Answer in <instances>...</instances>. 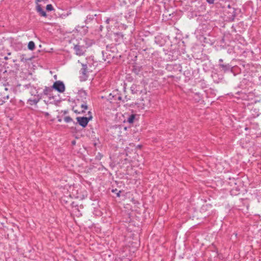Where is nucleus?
<instances>
[{
  "mask_svg": "<svg viewBox=\"0 0 261 261\" xmlns=\"http://www.w3.org/2000/svg\"><path fill=\"white\" fill-rule=\"evenodd\" d=\"M4 59H6V60H7L8 59V57H5Z\"/></svg>",
  "mask_w": 261,
  "mask_h": 261,
  "instance_id": "23",
  "label": "nucleus"
},
{
  "mask_svg": "<svg viewBox=\"0 0 261 261\" xmlns=\"http://www.w3.org/2000/svg\"><path fill=\"white\" fill-rule=\"evenodd\" d=\"M64 120L66 123H69L72 121V118L69 116H66Z\"/></svg>",
  "mask_w": 261,
  "mask_h": 261,
  "instance_id": "15",
  "label": "nucleus"
},
{
  "mask_svg": "<svg viewBox=\"0 0 261 261\" xmlns=\"http://www.w3.org/2000/svg\"><path fill=\"white\" fill-rule=\"evenodd\" d=\"M219 63H221V62H223V60L220 59H219Z\"/></svg>",
  "mask_w": 261,
  "mask_h": 261,
  "instance_id": "22",
  "label": "nucleus"
},
{
  "mask_svg": "<svg viewBox=\"0 0 261 261\" xmlns=\"http://www.w3.org/2000/svg\"><path fill=\"white\" fill-rule=\"evenodd\" d=\"M207 2L210 4H213L214 3L215 0H206Z\"/></svg>",
  "mask_w": 261,
  "mask_h": 261,
  "instance_id": "17",
  "label": "nucleus"
},
{
  "mask_svg": "<svg viewBox=\"0 0 261 261\" xmlns=\"http://www.w3.org/2000/svg\"><path fill=\"white\" fill-rule=\"evenodd\" d=\"M107 101V102H108V103H111V101H109V100H108Z\"/></svg>",
  "mask_w": 261,
  "mask_h": 261,
  "instance_id": "24",
  "label": "nucleus"
},
{
  "mask_svg": "<svg viewBox=\"0 0 261 261\" xmlns=\"http://www.w3.org/2000/svg\"><path fill=\"white\" fill-rule=\"evenodd\" d=\"M228 8L230 9L231 12H230V13L231 14V15H229L228 16V18L229 19H233L234 18V16H235L234 14H233L234 13V10H233V9H231L229 5L228 6Z\"/></svg>",
  "mask_w": 261,
  "mask_h": 261,
  "instance_id": "11",
  "label": "nucleus"
},
{
  "mask_svg": "<svg viewBox=\"0 0 261 261\" xmlns=\"http://www.w3.org/2000/svg\"><path fill=\"white\" fill-rule=\"evenodd\" d=\"M74 143H75V141H73L72 144H74Z\"/></svg>",
  "mask_w": 261,
  "mask_h": 261,
  "instance_id": "27",
  "label": "nucleus"
},
{
  "mask_svg": "<svg viewBox=\"0 0 261 261\" xmlns=\"http://www.w3.org/2000/svg\"><path fill=\"white\" fill-rule=\"evenodd\" d=\"M46 9L47 11H52L53 10V7L51 4H48L46 6Z\"/></svg>",
  "mask_w": 261,
  "mask_h": 261,
  "instance_id": "16",
  "label": "nucleus"
},
{
  "mask_svg": "<svg viewBox=\"0 0 261 261\" xmlns=\"http://www.w3.org/2000/svg\"><path fill=\"white\" fill-rule=\"evenodd\" d=\"M135 118V115L132 114L130 115L127 118V121L129 123H133L134 121Z\"/></svg>",
  "mask_w": 261,
  "mask_h": 261,
  "instance_id": "9",
  "label": "nucleus"
},
{
  "mask_svg": "<svg viewBox=\"0 0 261 261\" xmlns=\"http://www.w3.org/2000/svg\"><path fill=\"white\" fill-rule=\"evenodd\" d=\"M94 69V66H91L89 63L82 64V68L80 70V80L81 81H86L89 75V73L93 71Z\"/></svg>",
  "mask_w": 261,
  "mask_h": 261,
  "instance_id": "1",
  "label": "nucleus"
},
{
  "mask_svg": "<svg viewBox=\"0 0 261 261\" xmlns=\"http://www.w3.org/2000/svg\"><path fill=\"white\" fill-rule=\"evenodd\" d=\"M148 101H149V104H148V105H147V106L148 107H150L151 106V105H150V99H148Z\"/></svg>",
  "mask_w": 261,
  "mask_h": 261,
  "instance_id": "20",
  "label": "nucleus"
},
{
  "mask_svg": "<svg viewBox=\"0 0 261 261\" xmlns=\"http://www.w3.org/2000/svg\"><path fill=\"white\" fill-rule=\"evenodd\" d=\"M120 191H119L117 193V197H119V196H120Z\"/></svg>",
  "mask_w": 261,
  "mask_h": 261,
  "instance_id": "21",
  "label": "nucleus"
},
{
  "mask_svg": "<svg viewBox=\"0 0 261 261\" xmlns=\"http://www.w3.org/2000/svg\"><path fill=\"white\" fill-rule=\"evenodd\" d=\"M102 54L103 55V54H104L103 51H102Z\"/></svg>",
  "mask_w": 261,
  "mask_h": 261,
  "instance_id": "30",
  "label": "nucleus"
},
{
  "mask_svg": "<svg viewBox=\"0 0 261 261\" xmlns=\"http://www.w3.org/2000/svg\"><path fill=\"white\" fill-rule=\"evenodd\" d=\"M92 118V116L89 117H78L76 118V119L79 124L82 127H85L87 125L89 121Z\"/></svg>",
  "mask_w": 261,
  "mask_h": 261,
  "instance_id": "3",
  "label": "nucleus"
},
{
  "mask_svg": "<svg viewBox=\"0 0 261 261\" xmlns=\"http://www.w3.org/2000/svg\"><path fill=\"white\" fill-rule=\"evenodd\" d=\"M195 94L197 95H199V93H196Z\"/></svg>",
  "mask_w": 261,
  "mask_h": 261,
  "instance_id": "26",
  "label": "nucleus"
},
{
  "mask_svg": "<svg viewBox=\"0 0 261 261\" xmlns=\"http://www.w3.org/2000/svg\"><path fill=\"white\" fill-rule=\"evenodd\" d=\"M155 42L159 45V46L162 47L165 43V40L162 36H158L155 38Z\"/></svg>",
  "mask_w": 261,
  "mask_h": 261,
  "instance_id": "4",
  "label": "nucleus"
},
{
  "mask_svg": "<svg viewBox=\"0 0 261 261\" xmlns=\"http://www.w3.org/2000/svg\"><path fill=\"white\" fill-rule=\"evenodd\" d=\"M74 49H77V46H75Z\"/></svg>",
  "mask_w": 261,
  "mask_h": 261,
  "instance_id": "25",
  "label": "nucleus"
},
{
  "mask_svg": "<svg viewBox=\"0 0 261 261\" xmlns=\"http://www.w3.org/2000/svg\"><path fill=\"white\" fill-rule=\"evenodd\" d=\"M75 54L78 56H83L85 55L84 50H75Z\"/></svg>",
  "mask_w": 261,
  "mask_h": 261,
  "instance_id": "12",
  "label": "nucleus"
},
{
  "mask_svg": "<svg viewBox=\"0 0 261 261\" xmlns=\"http://www.w3.org/2000/svg\"><path fill=\"white\" fill-rule=\"evenodd\" d=\"M8 54L9 55H10L11 54V53H8Z\"/></svg>",
  "mask_w": 261,
  "mask_h": 261,
  "instance_id": "29",
  "label": "nucleus"
},
{
  "mask_svg": "<svg viewBox=\"0 0 261 261\" xmlns=\"http://www.w3.org/2000/svg\"><path fill=\"white\" fill-rule=\"evenodd\" d=\"M36 10L39 14L43 17L46 16V12L42 9L41 6L39 4H37Z\"/></svg>",
  "mask_w": 261,
  "mask_h": 261,
  "instance_id": "7",
  "label": "nucleus"
},
{
  "mask_svg": "<svg viewBox=\"0 0 261 261\" xmlns=\"http://www.w3.org/2000/svg\"><path fill=\"white\" fill-rule=\"evenodd\" d=\"M8 89L7 88H5V91L3 92L1 94V100L2 101V104L5 102L9 98V96L8 94H6L5 92H7Z\"/></svg>",
  "mask_w": 261,
  "mask_h": 261,
  "instance_id": "5",
  "label": "nucleus"
},
{
  "mask_svg": "<svg viewBox=\"0 0 261 261\" xmlns=\"http://www.w3.org/2000/svg\"><path fill=\"white\" fill-rule=\"evenodd\" d=\"M137 88H138V86L136 85H133L131 87V89L133 93H137V92L139 91V90L137 89Z\"/></svg>",
  "mask_w": 261,
  "mask_h": 261,
  "instance_id": "13",
  "label": "nucleus"
},
{
  "mask_svg": "<svg viewBox=\"0 0 261 261\" xmlns=\"http://www.w3.org/2000/svg\"><path fill=\"white\" fill-rule=\"evenodd\" d=\"M35 46V43L33 41H30L28 43V49H34Z\"/></svg>",
  "mask_w": 261,
  "mask_h": 261,
  "instance_id": "14",
  "label": "nucleus"
},
{
  "mask_svg": "<svg viewBox=\"0 0 261 261\" xmlns=\"http://www.w3.org/2000/svg\"><path fill=\"white\" fill-rule=\"evenodd\" d=\"M52 87L60 93H63L65 89V85L63 82L61 81L55 82L54 83Z\"/></svg>",
  "mask_w": 261,
  "mask_h": 261,
  "instance_id": "2",
  "label": "nucleus"
},
{
  "mask_svg": "<svg viewBox=\"0 0 261 261\" xmlns=\"http://www.w3.org/2000/svg\"><path fill=\"white\" fill-rule=\"evenodd\" d=\"M219 66L225 72L232 70V68L231 67L230 65H229L228 64H222V63H219Z\"/></svg>",
  "mask_w": 261,
  "mask_h": 261,
  "instance_id": "6",
  "label": "nucleus"
},
{
  "mask_svg": "<svg viewBox=\"0 0 261 261\" xmlns=\"http://www.w3.org/2000/svg\"><path fill=\"white\" fill-rule=\"evenodd\" d=\"M81 107L82 108L81 111H79L77 110H74V112H75L76 113H80L81 112L84 113V112H85V111L86 110H87V108H88L87 104L86 103H85V102L81 104Z\"/></svg>",
  "mask_w": 261,
  "mask_h": 261,
  "instance_id": "8",
  "label": "nucleus"
},
{
  "mask_svg": "<svg viewBox=\"0 0 261 261\" xmlns=\"http://www.w3.org/2000/svg\"><path fill=\"white\" fill-rule=\"evenodd\" d=\"M110 20H111L110 18H107V19L106 20V23L107 24H109L110 23Z\"/></svg>",
  "mask_w": 261,
  "mask_h": 261,
  "instance_id": "18",
  "label": "nucleus"
},
{
  "mask_svg": "<svg viewBox=\"0 0 261 261\" xmlns=\"http://www.w3.org/2000/svg\"><path fill=\"white\" fill-rule=\"evenodd\" d=\"M135 72H136V73H138L136 71V70H134Z\"/></svg>",
  "mask_w": 261,
  "mask_h": 261,
  "instance_id": "28",
  "label": "nucleus"
},
{
  "mask_svg": "<svg viewBox=\"0 0 261 261\" xmlns=\"http://www.w3.org/2000/svg\"><path fill=\"white\" fill-rule=\"evenodd\" d=\"M33 58V57L32 56V57H29V58H25V60H31Z\"/></svg>",
  "mask_w": 261,
  "mask_h": 261,
  "instance_id": "19",
  "label": "nucleus"
},
{
  "mask_svg": "<svg viewBox=\"0 0 261 261\" xmlns=\"http://www.w3.org/2000/svg\"><path fill=\"white\" fill-rule=\"evenodd\" d=\"M28 101L31 105H33L37 104L39 101V99L37 98L29 99Z\"/></svg>",
  "mask_w": 261,
  "mask_h": 261,
  "instance_id": "10",
  "label": "nucleus"
}]
</instances>
